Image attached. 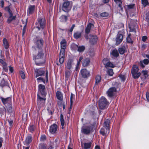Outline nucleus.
<instances>
[{
	"label": "nucleus",
	"instance_id": "nucleus-58",
	"mask_svg": "<svg viewBox=\"0 0 149 149\" xmlns=\"http://www.w3.org/2000/svg\"><path fill=\"white\" fill-rule=\"evenodd\" d=\"M118 7L120 8L121 10H123V8L122 6V1L120 2L119 3H118Z\"/></svg>",
	"mask_w": 149,
	"mask_h": 149
},
{
	"label": "nucleus",
	"instance_id": "nucleus-8",
	"mask_svg": "<svg viewBox=\"0 0 149 149\" xmlns=\"http://www.w3.org/2000/svg\"><path fill=\"white\" fill-rule=\"evenodd\" d=\"M80 73L84 78H87L90 75V72L86 69H82L80 71Z\"/></svg>",
	"mask_w": 149,
	"mask_h": 149
},
{
	"label": "nucleus",
	"instance_id": "nucleus-60",
	"mask_svg": "<svg viewBox=\"0 0 149 149\" xmlns=\"http://www.w3.org/2000/svg\"><path fill=\"white\" fill-rule=\"evenodd\" d=\"M119 77L122 81H124L125 80V77L124 75L121 74L119 76Z\"/></svg>",
	"mask_w": 149,
	"mask_h": 149
},
{
	"label": "nucleus",
	"instance_id": "nucleus-39",
	"mask_svg": "<svg viewBox=\"0 0 149 149\" xmlns=\"http://www.w3.org/2000/svg\"><path fill=\"white\" fill-rule=\"evenodd\" d=\"M100 132L101 134L104 136H105L107 133V131L106 132L105 129L104 128H102L100 130Z\"/></svg>",
	"mask_w": 149,
	"mask_h": 149
},
{
	"label": "nucleus",
	"instance_id": "nucleus-29",
	"mask_svg": "<svg viewBox=\"0 0 149 149\" xmlns=\"http://www.w3.org/2000/svg\"><path fill=\"white\" fill-rule=\"evenodd\" d=\"M126 48L125 46H123L118 49V51L120 54H123L125 52Z\"/></svg>",
	"mask_w": 149,
	"mask_h": 149
},
{
	"label": "nucleus",
	"instance_id": "nucleus-5",
	"mask_svg": "<svg viewBox=\"0 0 149 149\" xmlns=\"http://www.w3.org/2000/svg\"><path fill=\"white\" fill-rule=\"evenodd\" d=\"M35 43L37 48H36L35 47H33L32 48L33 51L40 50V49L42 50V48L43 44V40L42 39L37 40Z\"/></svg>",
	"mask_w": 149,
	"mask_h": 149
},
{
	"label": "nucleus",
	"instance_id": "nucleus-51",
	"mask_svg": "<svg viewBox=\"0 0 149 149\" xmlns=\"http://www.w3.org/2000/svg\"><path fill=\"white\" fill-rule=\"evenodd\" d=\"M27 21L26 20L25 21V25L24 26V28H23V32H22V35L23 36L24 35V33H25L26 32V26L27 25Z\"/></svg>",
	"mask_w": 149,
	"mask_h": 149
},
{
	"label": "nucleus",
	"instance_id": "nucleus-43",
	"mask_svg": "<svg viewBox=\"0 0 149 149\" xmlns=\"http://www.w3.org/2000/svg\"><path fill=\"white\" fill-rule=\"evenodd\" d=\"M6 107L7 108L8 112L11 113L12 111V108L11 105L9 104L7 105V106L6 105Z\"/></svg>",
	"mask_w": 149,
	"mask_h": 149
},
{
	"label": "nucleus",
	"instance_id": "nucleus-11",
	"mask_svg": "<svg viewBox=\"0 0 149 149\" xmlns=\"http://www.w3.org/2000/svg\"><path fill=\"white\" fill-rule=\"evenodd\" d=\"M123 38V37L122 34L118 33L116 39V45H119L122 42Z\"/></svg>",
	"mask_w": 149,
	"mask_h": 149
},
{
	"label": "nucleus",
	"instance_id": "nucleus-50",
	"mask_svg": "<svg viewBox=\"0 0 149 149\" xmlns=\"http://www.w3.org/2000/svg\"><path fill=\"white\" fill-rule=\"evenodd\" d=\"M109 60L107 58H104L102 61V62L103 64L106 66L108 63L109 61Z\"/></svg>",
	"mask_w": 149,
	"mask_h": 149
},
{
	"label": "nucleus",
	"instance_id": "nucleus-25",
	"mask_svg": "<svg viewBox=\"0 0 149 149\" xmlns=\"http://www.w3.org/2000/svg\"><path fill=\"white\" fill-rule=\"evenodd\" d=\"M3 46L6 49H8L9 47V43L7 40L5 38L3 39Z\"/></svg>",
	"mask_w": 149,
	"mask_h": 149
},
{
	"label": "nucleus",
	"instance_id": "nucleus-3",
	"mask_svg": "<svg viewBox=\"0 0 149 149\" xmlns=\"http://www.w3.org/2000/svg\"><path fill=\"white\" fill-rule=\"evenodd\" d=\"M109 104V103L107 99L104 97H101L99 101V106L101 109L107 108Z\"/></svg>",
	"mask_w": 149,
	"mask_h": 149
},
{
	"label": "nucleus",
	"instance_id": "nucleus-53",
	"mask_svg": "<svg viewBox=\"0 0 149 149\" xmlns=\"http://www.w3.org/2000/svg\"><path fill=\"white\" fill-rule=\"evenodd\" d=\"M20 74L22 78L24 79L25 78V76L24 73L23 71H21L20 72Z\"/></svg>",
	"mask_w": 149,
	"mask_h": 149
},
{
	"label": "nucleus",
	"instance_id": "nucleus-13",
	"mask_svg": "<svg viewBox=\"0 0 149 149\" xmlns=\"http://www.w3.org/2000/svg\"><path fill=\"white\" fill-rule=\"evenodd\" d=\"M38 90L42 95H45L46 93L45 91V88L44 85L40 84L38 86Z\"/></svg>",
	"mask_w": 149,
	"mask_h": 149
},
{
	"label": "nucleus",
	"instance_id": "nucleus-59",
	"mask_svg": "<svg viewBox=\"0 0 149 149\" xmlns=\"http://www.w3.org/2000/svg\"><path fill=\"white\" fill-rule=\"evenodd\" d=\"M146 97L147 101L149 102V93L148 92L146 93Z\"/></svg>",
	"mask_w": 149,
	"mask_h": 149
},
{
	"label": "nucleus",
	"instance_id": "nucleus-28",
	"mask_svg": "<svg viewBox=\"0 0 149 149\" xmlns=\"http://www.w3.org/2000/svg\"><path fill=\"white\" fill-rule=\"evenodd\" d=\"M111 54L115 57H117L119 56L118 50L116 49L113 50L111 52Z\"/></svg>",
	"mask_w": 149,
	"mask_h": 149
},
{
	"label": "nucleus",
	"instance_id": "nucleus-54",
	"mask_svg": "<svg viewBox=\"0 0 149 149\" xmlns=\"http://www.w3.org/2000/svg\"><path fill=\"white\" fill-rule=\"evenodd\" d=\"M108 15V13L105 12L102 13L100 14V16L102 17H107Z\"/></svg>",
	"mask_w": 149,
	"mask_h": 149
},
{
	"label": "nucleus",
	"instance_id": "nucleus-42",
	"mask_svg": "<svg viewBox=\"0 0 149 149\" xmlns=\"http://www.w3.org/2000/svg\"><path fill=\"white\" fill-rule=\"evenodd\" d=\"M142 73L143 74L145 79L147 78L148 76V71L145 70H143L142 71Z\"/></svg>",
	"mask_w": 149,
	"mask_h": 149
},
{
	"label": "nucleus",
	"instance_id": "nucleus-24",
	"mask_svg": "<svg viewBox=\"0 0 149 149\" xmlns=\"http://www.w3.org/2000/svg\"><path fill=\"white\" fill-rule=\"evenodd\" d=\"M110 121L108 119L104 121V126L105 127L107 131H108V133L109 131V124Z\"/></svg>",
	"mask_w": 149,
	"mask_h": 149
},
{
	"label": "nucleus",
	"instance_id": "nucleus-15",
	"mask_svg": "<svg viewBox=\"0 0 149 149\" xmlns=\"http://www.w3.org/2000/svg\"><path fill=\"white\" fill-rule=\"evenodd\" d=\"M57 129V125L56 124H54L50 126L49 131L51 133L54 134L56 132Z\"/></svg>",
	"mask_w": 149,
	"mask_h": 149
},
{
	"label": "nucleus",
	"instance_id": "nucleus-47",
	"mask_svg": "<svg viewBox=\"0 0 149 149\" xmlns=\"http://www.w3.org/2000/svg\"><path fill=\"white\" fill-rule=\"evenodd\" d=\"M73 95V94L72 93L71 94V96H70V107L69 108V111L72 108V97Z\"/></svg>",
	"mask_w": 149,
	"mask_h": 149
},
{
	"label": "nucleus",
	"instance_id": "nucleus-49",
	"mask_svg": "<svg viewBox=\"0 0 149 149\" xmlns=\"http://www.w3.org/2000/svg\"><path fill=\"white\" fill-rule=\"evenodd\" d=\"M4 9L6 11H7L8 12L10 15H12V13H11L10 8L9 6L6 7Z\"/></svg>",
	"mask_w": 149,
	"mask_h": 149
},
{
	"label": "nucleus",
	"instance_id": "nucleus-36",
	"mask_svg": "<svg viewBox=\"0 0 149 149\" xmlns=\"http://www.w3.org/2000/svg\"><path fill=\"white\" fill-rule=\"evenodd\" d=\"M91 143L90 142L86 143H84V149H88L90 148Z\"/></svg>",
	"mask_w": 149,
	"mask_h": 149
},
{
	"label": "nucleus",
	"instance_id": "nucleus-34",
	"mask_svg": "<svg viewBox=\"0 0 149 149\" xmlns=\"http://www.w3.org/2000/svg\"><path fill=\"white\" fill-rule=\"evenodd\" d=\"M10 15V16L8 18L7 20V21L8 23H10L12 21L15 20L16 18L15 16H13V15L12 13V15Z\"/></svg>",
	"mask_w": 149,
	"mask_h": 149
},
{
	"label": "nucleus",
	"instance_id": "nucleus-22",
	"mask_svg": "<svg viewBox=\"0 0 149 149\" xmlns=\"http://www.w3.org/2000/svg\"><path fill=\"white\" fill-rule=\"evenodd\" d=\"M35 8V6L30 5L28 9L27 10L28 14H31L33 13L34 12Z\"/></svg>",
	"mask_w": 149,
	"mask_h": 149
},
{
	"label": "nucleus",
	"instance_id": "nucleus-27",
	"mask_svg": "<svg viewBox=\"0 0 149 149\" xmlns=\"http://www.w3.org/2000/svg\"><path fill=\"white\" fill-rule=\"evenodd\" d=\"M83 56H81L79 59V61H78L77 64V65L76 67V68L75 69V70H76V71L78 72L79 71V65L80 63V62L81 61V60L83 58Z\"/></svg>",
	"mask_w": 149,
	"mask_h": 149
},
{
	"label": "nucleus",
	"instance_id": "nucleus-64",
	"mask_svg": "<svg viewBox=\"0 0 149 149\" xmlns=\"http://www.w3.org/2000/svg\"><path fill=\"white\" fill-rule=\"evenodd\" d=\"M0 3L1 4V7L3 8L4 7V1L3 0H2L0 1Z\"/></svg>",
	"mask_w": 149,
	"mask_h": 149
},
{
	"label": "nucleus",
	"instance_id": "nucleus-9",
	"mask_svg": "<svg viewBox=\"0 0 149 149\" xmlns=\"http://www.w3.org/2000/svg\"><path fill=\"white\" fill-rule=\"evenodd\" d=\"M45 98H42L38 95L37 100L38 105L40 107L43 106L45 104Z\"/></svg>",
	"mask_w": 149,
	"mask_h": 149
},
{
	"label": "nucleus",
	"instance_id": "nucleus-63",
	"mask_svg": "<svg viewBox=\"0 0 149 149\" xmlns=\"http://www.w3.org/2000/svg\"><path fill=\"white\" fill-rule=\"evenodd\" d=\"M9 70L10 71L11 73H13L14 71L13 68V67H11L10 66L9 67Z\"/></svg>",
	"mask_w": 149,
	"mask_h": 149
},
{
	"label": "nucleus",
	"instance_id": "nucleus-30",
	"mask_svg": "<svg viewBox=\"0 0 149 149\" xmlns=\"http://www.w3.org/2000/svg\"><path fill=\"white\" fill-rule=\"evenodd\" d=\"M92 24L91 23H89L87 26L86 27L85 29V32L87 33H89L90 32Z\"/></svg>",
	"mask_w": 149,
	"mask_h": 149
},
{
	"label": "nucleus",
	"instance_id": "nucleus-14",
	"mask_svg": "<svg viewBox=\"0 0 149 149\" xmlns=\"http://www.w3.org/2000/svg\"><path fill=\"white\" fill-rule=\"evenodd\" d=\"M35 72L36 74V77H37L40 76L44 75L45 73V71L41 69H36L35 70Z\"/></svg>",
	"mask_w": 149,
	"mask_h": 149
},
{
	"label": "nucleus",
	"instance_id": "nucleus-18",
	"mask_svg": "<svg viewBox=\"0 0 149 149\" xmlns=\"http://www.w3.org/2000/svg\"><path fill=\"white\" fill-rule=\"evenodd\" d=\"M97 40V37L96 36H91L90 38V42L92 44L96 43Z\"/></svg>",
	"mask_w": 149,
	"mask_h": 149
},
{
	"label": "nucleus",
	"instance_id": "nucleus-10",
	"mask_svg": "<svg viewBox=\"0 0 149 149\" xmlns=\"http://www.w3.org/2000/svg\"><path fill=\"white\" fill-rule=\"evenodd\" d=\"M0 98L4 105L7 104V105L10 104L11 100V97H8L6 98H4L3 97H1Z\"/></svg>",
	"mask_w": 149,
	"mask_h": 149
},
{
	"label": "nucleus",
	"instance_id": "nucleus-55",
	"mask_svg": "<svg viewBox=\"0 0 149 149\" xmlns=\"http://www.w3.org/2000/svg\"><path fill=\"white\" fill-rule=\"evenodd\" d=\"M90 111L91 112V113L93 115H94L95 114V109H94V107L92 106H91V107Z\"/></svg>",
	"mask_w": 149,
	"mask_h": 149
},
{
	"label": "nucleus",
	"instance_id": "nucleus-45",
	"mask_svg": "<svg viewBox=\"0 0 149 149\" xmlns=\"http://www.w3.org/2000/svg\"><path fill=\"white\" fill-rule=\"evenodd\" d=\"M107 73L109 75L112 76L113 74V70L111 69L108 70L107 71Z\"/></svg>",
	"mask_w": 149,
	"mask_h": 149
},
{
	"label": "nucleus",
	"instance_id": "nucleus-1",
	"mask_svg": "<svg viewBox=\"0 0 149 149\" xmlns=\"http://www.w3.org/2000/svg\"><path fill=\"white\" fill-rule=\"evenodd\" d=\"M94 125L90 123L83 124L81 129V132L85 135H89L93 132Z\"/></svg>",
	"mask_w": 149,
	"mask_h": 149
},
{
	"label": "nucleus",
	"instance_id": "nucleus-16",
	"mask_svg": "<svg viewBox=\"0 0 149 149\" xmlns=\"http://www.w3.org/2000/svg\"><path fill=\"white\" fill-rule=\"evenodd\" d=\"M38 23L41 28L42 29L44 28L45 24V20L44 18H40L38 20Z\"/></svg>",
	"mask_w": 149,
	"mask_h": 149
},
{
	"label": "nucleus",
	"instance_id": "nucleus-7",
	"mask_svg": "<svg viewBox=\"0 0 149 149\" xmlns=\"http://www.w3.org/2000/svg\"><path fill=\"white\" fill-rule=\"evenodd\" d=\"M62 10L65 12H68L71 9V6L70 5L69 1L65 2L62 5Z\"/></svg>",
	"mask_w": 149,
	"mask_h": 149
},
{
	"label": "nucleus",
	"instance_id": "nucleus-2",
	"mask_svg": "<svg viewBox=\"0 0 149 149\" xmlns=\"http://www.w3.org/2000/svg\"><path fill=\"white\" fill-rule=\"evenodd\" d=\"M37 51H38V53L35 56V61L36 65H39L45 62V59L43 50L40 49V50Z\"/></svg>",
	"mask_w": 149,
	"mask_h": 149
},
{
	"label": "nucleus",
	"instance_id": "nucleus-52",
	"mask_svg": "<svg viewBox=\"0 0 149 149\" xmlns=\"http://www.w3.org/2000/svg\"><path fill=\"white\" fill-rule=\"evenodd\" d=\"M81 36L80 32H77L75 33V38H78Z\"/></svg>",
	"mask_w": 149,
	"mask_h": 149
},
{
	"label": "nucleus",
	"instance_id": "nucleus-46",
	"mask_svg": "<svg viewBox=\"0 0 149 149\" xmlns=\"http://www.w3.org/2000/svg\"><path fill=\"white\" fill-rule=\"evenodd\" d=\"M141 3L144 7L146 6L149 4L148 0H141Z\"/></svg>",
	"mask_w": 149,
	"mask_h": 149
},
{
	"label": "nucleus",
	"instance_id": "nucleus-37",
	"mask_svg": "<svg viewBox=\"0 0 149 149\" xmlns=\"http://www.w3.org/2000/svg\"><path fill=\"white\" fill-rule=\"evenodd\" d=\"M60 120L61 124L62 126V128L63 129V126L64 125L65 122L63 119V116L62 114H61L60 115Z\"/></svg>",
	"mask_w": 149,
	"mask_h": 149
},
{
	"label": "nucleus",
	"instance_id": "nucleus-32",
	"mask_svg": "<svg viewBox=\"0 0 149 149\" xmlns=\"http://www.w3.org/2000/svg\"><path fill=\"white\" fill-rule=\"evenodd\" d=\"M101 77L99 75H97L95 77V85L98 84L101 81Z\"/></svg>",
	"mask_w": 149,
	"mask_h": 149
},
{
	"label": "nucleus",
	"instance_id": "nucleus-48",
	"mask_svg": "<svg viewBox=\"0 0 149 149\" xmlns=\"http://www.w3.org/2000/svg\"><path fill=\"white\" fill-rule=\"evenodd\" d=\"M131 35H129L127 38V41L128 43H131L132 42V41L130 38Z\"/></svg>",
	"mask_w": 149,
	"mask_h": 149
},
{
	"label": "nucleus",
	"instance_id": "nucleus-35",
	"mask_svg": "<svg viewBox=\"0 0 149 149\" xmlns=\"http://www.w3.org/2000/svg\"><path fill=\"white\" fill-rule=\"evenodd\" d=\"M76 46L78 48V51L79 52H83L85 49V47L84 46H81L78 47L77 45H75V47Z\"/></svg>",
	"mask_w": 149,
	"mask_h": 149
},
{
	"label": "nucleus",
	"instance_id": "nucleus-12",
	"mask_svg": "<svg viewBox=\"0 0 149 149\" xmlns=\"http://www.w3.org/2000/svg\"><path fill=\"white\" fill-rule=\"evenodd\" d=\"M61 50L60 52L65 53V49L66 47V42L65 40H63L61 42Z\"/></svg>",
	"mask_w": 149,
	"mask_h": 149
},
{
	"label": "nucleus",
	"instance_id": "nucleus-33",
	"mask_svg": "<svg viewBox=\"0 0 149 149\" xmlns=\"http://www.w3.org/2000/svg\"><path fill=\"white\" fill-rule=\"evenodd\" d=\"M0 86L2 87H3L5 86H8V83L5 81L4 79L3 78L0 83Z\"/></svg>",
	"mask_w": 149,
	"mask_h": 149
},
{
	"label": "nucleus",
	"instance_id": "nucleus-26",
	"mask_svg": "<svg viewBox=\"0 0 149 149\" xmlns=\"http://www.w3.org/2000/svg\"><path fill=\"white\" fill-rule=\"evenodd\" d=\"M56 96L57 98L62 101L63 100V96L62 93L60 91H57L56 93Z\"/></svg>",
	"mask_w": 149,
	"mask_h": 149
},
{
	"label": "nucleus",
	"instance_id": "nucleus-17",
	"mask_svg": "<svg viewBox=\"0 0 149 149\" xmlns=\"http://www.w3.org/2000/svg\"><path fill=\"white\" fill-rule=\"evenodd\" d=\"M0 63L1 64L4 71L6 72H8V69L6 63L4 60L2 59H0Z\"/></svg>",
	"mask_w": 149,
	"mask_h": 149
},
{
	"label": "nucleus",
	"instance_id": "nucleus-23",
	"mask_svg": "<svg viewBox=\"0 0 149 149\" xmlns=\"http://www.w3.org/2000/svg\"><path fill=\"white\" fill-rule=\"evenodd\" d=\"M32 141V137L31 136H28L26 139L25 141V144L27 145L30 143Z\"/></svg>",
	"mask_w": 149,
	"mask_h": 149
},
{
	"label": "nucleus",
	"instance_id": "nucleus-57",
	"mask_svg": "<svg viewBox=\"0 0 149 149\" xmlns=\"http://www.w3.org/2000/svg\"><path fill=\"white\" fill-rule=\"evenodd\" d=\"M37 80L38 81H42L44 83H45V79H43V78L40 77L39 78H38L37 79Z\"/></svg>",
	"mask_w": 149,
	"mask_h": 149
},
{
	"label": "nucleus",
	"instance_id": "nucleus-6",
	"mask_svg": "<svg viewBox=\"0 0 149 149\" xmlns=\"http://www.w3.org/2000/svg\"><path fill=\"white\" fill-rule=\"evenodd\" d=\"M116 88L115 87H112L108 89L106 92V94L108 97L113 98L116 96Z\"/></svg>",
	"mask_w": 149,
	"mask_h": 149
},
{
	"label": "nucleus",
	"instance_id": "nucleus-19",
	"mask_svg": "<svg viewBox=\"0 0 149 149\" xmlns=\"http://www.w3.org/2000/svg\"><path fill=\"white\" fill-rule=\"evenodd\" d=\"M73 61L74 60L73 59H69L66 65V67L67 69H70L72 68Z\"/></svg>",
	"mask_w": 149,
	"mask_h": 149
},
{
	"label": "nucleus",
	"instance_id": "nucleus-62",
	"mask_svg": "<svg viewBox=\"0 0 149 149\" xmlns=\"http://www.w3.org/2000/svg\"><path fill=\"white\" fill-rule=\"evenodd\" d=\"M147 37L146 36H143L142 37V40L143 42H145L147 39Z\"/></svg>",
	"mask_w": 149,
	"mask_h": 149
},
{
	"label": "nucleus",
	"instance_id": "nucleus-20",
	"mask_svg": "<svg viewBox=\"0 0 149 149\" xmlns=\"http://www.w3.org/2000/svg\"><path fill=\"white\" fill-rule=\"evenodd\" d=\"M65 54V53H63V52H60L59 61L61 64H62L64 62Z\"/></svg>",
	"mask_w": 149,
	"mask_h": 149
},
{
	"label": "nucleus",
	"instance_id": "nucleus-4",
	"mask_svg": "<svg viewBox=\"0 0 149 149\" xmlns=\"http://www.w3.org/2000/svg\"><path fill=\"white\" fill-rule=\"evenodd\" d=\"M131 73L133 77L135 79L138 78L141 74V73L139 72L138 67L135 65L133 66Z\"/></svg>",
	"mask_w": 149,
	"mask_h": 149
},
{
	"label": "nucleus",
	"instance_id": "nucleus-44",
	"mask_svg": "<svg viewBox=\"0 0 149 149\" xmlns=\"http://www.w3.org/2000/svg\"><path fill=\"white\" fill-rule=\"evenodd\" d=\"M6 113V109L4 107L0 108V113L2 115H4Z\"/></svg>",
	"mask_w": 149,
	"mask_h": 149
},
{
	"label": "nucleus",
	"instance_id": "nucleus-38",
	"mask_svg": "<svg viewBox=\"0 0 149 149\" xmlns=\"http://www.w3.org/2000/svg\"><path fill=\"white\" fill-rule=\"evenodd\" d=\"M60 20L62 22H65L67 20V17L66 16L62 15L60 18Z\"/></svg>",
	"mask_w": 149,
	"mask_h": 149
},
{
	"label": "nucleus",
	"instance_id": "nucleus-41",
	"mask_svg": "<svg viewBox=\"0 0 149 149\" xmlns=\"http://www.w3.org/2000/svg\"><path fill=\"white\" fill-rule=\"evenodd\" d=\"M114 67V65L111 62H110L109 61L108 63L106 66H105V67L106 68H107L108 67L113 68V67Z\"/></svg>",
	"mask_w": 149,
	"mask_h": 149
},
{
	"label": "nucleus",
	"instance_id": "nucleus-31",
	"mask_svg": "<svg viewBox=\"0 0 149 149\" xmlns=\"http://www.w3.org/2000/svg\"><path fill=\"white\" fill-rule=\"evenodd\" d=\"M143 63L146 65L148 64L149 63V61L148 59H144L143 61H140V64L141 66L142 67L144 68V66L143 64Z\"/></svg>",
	"mask_w": 149,
	"mask_h": 149
},
{
	"label": "nucleus",
	"instance_id": "nucleus-21",
	"mask_svg": "<svg viewBox=\"0 0 149 149\" xmlns=\"http://www.w3.org/2000/svg\"><path fill=\"white\" fill-rule=\"evenodd\" d=\"M90 62V59L89 58H85L82 63L83 66L84 67H86L89 65Z\"/></svg>",
	"mask_w": 149,
	"mask_h": 149
},
{
	"label": "nucleus",
	"instance_id": "nucleus-61",
	"mask_svg": "<svg viewBox=\"0 0 149 149\" xmlns=\"http://www.w3.org/2000/svg\"><path fill=\"white\" fill-rule=\"evenodd\" d=\"M40 139L42 141L45 140L46 139V136L44 135H42Z\"/></svg>",
	"mask_w": 149,
	"mask_h": 149
},
{
	"label": "nucleus",
	"instance_id": "nucleus-40",
	"mask_svg": "<svg viewBox=\"0 0 149 149\" xmlns=\"http://www.w3.org/2000/svg\"><path fill=\"white\" fill-rule=\"evenodd\" d=\"M36 129V127L34 125H30L29 126V130L30 132H33Z\"/></svg>",
	"mask_w": 149,
	"mask_h": 149
},
{
	"label": "nucleus",
	"instance_id": "nucleus-56",
	"mask_svg": "<svg viewBox=\"0 0 149 149\" xmlns=\"http://www.w3.org/2000/svg\"><path fill=\"white\" fill-rule=\"evenodd\" d=\"M134 6V4H130L127 6V8L128 9H133Z\"/></svg>",
	"mask_w": 149,
	"mask_h": 149
}]
</instances>
